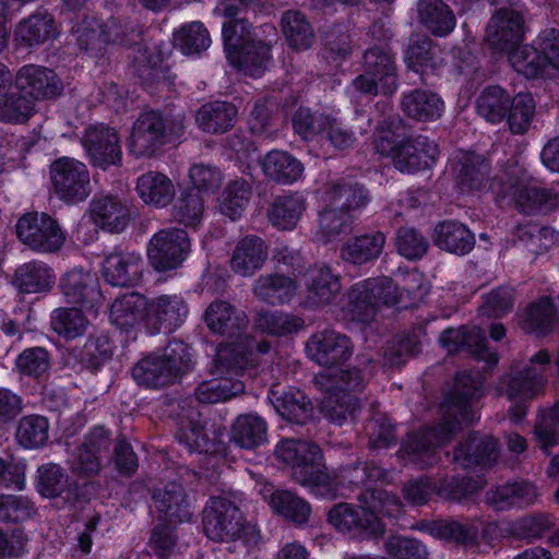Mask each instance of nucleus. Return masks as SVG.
I'll use <instances>...</instances> for the list:
<instances>
[{"instance_id": "obj_1", "label": "nucleus", "mask_w": 559, "mask_h": 559, "mask_svg": "<svg viewBox=\"0 0 559 559\" xmlns=\"http://www.w3.org/2000/svg\"><path fill=\"white\" fill-rule=\"evenodd\" d=\"M361 506L340 502L328 512V522L341 533L370 539L382 537L385 526L377 513L394 518L402 512L400 498L382 488L361 491L358 497Z\"/></svg>"}, {"instance_id": "obj_2", "label": "nucleus", "mask_w": 559, "mask_h": 559, "mask_svg": "<svg viewBox=\"0 0 559 559\" xmlns=\"http://www.w3.org/2000/svg\"><path fill=\"white\" fill-rule=\"evenodd\" d=\"M275 457L289 466L290 478L316 496L335 497V479L326 466L319 444L304 439H283L274 450Z\"/></svg>"}, {"instance_id": "obj_3", "label": "nucleus", "mask_w": 559, "mask_h": 559, "mask_svg": "<svg viewBox=\"0 0 559 559\" xmlns=\"http://www.w3.org/2000/svg\"><path fill=\"white\" fill-rule=\"evenodd\" d=\"M374 146L377 153L390 157L402 174L431 169L440 154L438 144L427 135H406L400 128L382 129Z\"/></svg>"}, {"instance_id": "obj_4", "label": "nucleus", "mask_w": 559, "mask_h": 559, "mask_svg": "<svg viewBox=\"0 0 559 559\" xmlns=\"http://www.w3.org/2000/svg\"><path fill=\"white\" fill-rule=\"evenodd\" d=\"M393 280L390 277H370L355 283L346 293L342 306L344 318L361 324H369L381 306L394 307L400 302Z\"/></svg>"}, {"instance_id": "obj_5", "label": "nucleus", "mask_w": 559, "mask_h": 559, "mask_svg": "<svg viewBox=\"0 0 559 559\" xmlns=\"http://www.w3.org/2000/svg\"><path fill=\"white\" fill-rule=\"evenodd\" d=\"M182 133L181 122L168 120L157 109L143 110L133 122L128 150L136 157H153L166 144L178 140Z\"/></svg>"}, {"instance_id": "obj_6", "label": "nucleus", "mask_w": 559, "mask_h": 559, "mask_svg": "<svg viewBox=\"0 0 559 559\" xmlns=\"http://www.w3.org/2000/svg\"><path fill=\"white\" fill-rule=\"evenodd\" d=\"M203 530L216 542L242 539L257 543L259 534L254 526L246 523L239 508L225 497H212L203 511Z\"/></svg>"}, {"instance_id": "obj_7", "label": "nucleus", "mask_w": 559, "mask_h": 559, "mask_svg": "<svg viewBox=\"0 0 559 559\" xmlns=\"http://www.w3.org/2000/svg\"><path fill=\"white\" fill-rule=\"evenodd\" d=\"M193 365L188 352H153L134 365L132 377L141 386L159 390L178 382Z\"/></svg>"}, {"instance_id": "obj_8", "label": "nucleus", "mask_w": 559, "mask_h": 559, "mask_svg": "<svg viewBox=\"0 0 559 559\" xmlns=\"http://www.w3.org/2000/svg\"><path fill=\"white\" fill-rule=\"evenodd\" d=\"M511 66L526 79L543 78L548 68L559 70V29L542 31L533 44L511 55Z\"/></svg>"}, {"instance_id": "obj_9", "label": "nucleus", "mask_w": 559, "mask_h": 559, "mask_svg": "<svg viewBox=\"0 0 559 559\" xmlns=\"http://www.w3.org/2000/svg\"><path fill=\"white\" fill-rule=\"evenodd\" d=\"M49 178L52 194L64 204H79L91 193L87 166L74 157L53 159L49 166Z\"/></svg>"}, {"instance_id": "obj_10", "label": "nucleus", "mask_w": 559, "mask_h": 559, "mask_svg": "<svg viewBox=\"0 0 559 559\" xmlns=\"http://www.w3.org/2000/svg\"><path fill=\"white\" fill-rule=\"evenodd\" d=\"M204 322L211 332L226 336L227 338H236L246 342L239 344L235 342L221 343L215 349H272L266 342L255 344L254 348L248 344L246 330L248 328V318L245 312L238 311L233 305L225 300H215L209 305L204 312Z\"/></svg>"}, {"instance_id": "obj_11", "label": "nucleus", "mask_w": 559, "mask_h": 559, "mask_svg": "<svg viewBox=\"0 0 559 559\" xmlns=\"http://www.w3.org/2000/svg\"><path fill=\"white\" fill-rule=\"evenodd\" d=\"M17 239L36 252L58 251L66 236L58 221L46 212L29 211L19 217L15 224Z\"/></svg>"}, {"instance_id": "obj_12", "label": "nucleus", "mask_w": 559, "mask_h": 559, "mask_svg": "<svg viewBox=\"0 0 559 559\" xmlns=\"http://www.w3.org/2000/svg\"><path fill=\"white\" fill-rule=\"evenodd\" d=\"M460 430L457 420L442 418V423L408 433L402 442L400 453L403 457L421 467L430 466L436 461V449L448 442Z\"/></svg>"}, {"instance_id": "obj_13", "label": "nucleus", "mask_w": 559, "mask_h": 559, "mask_svg": "<svg viewBox=\"0 0 559 559\" xmlns=\"http://www.w3.org/2000/svg\"><path fill=\"white\" fill-rule=\"evenodd\" d=\"M190 250L191 241L185 229H160L150 239L147 258L155 271L167 272L181 266Z\"/></svg>"}, {"instance_id": "obj_14", "label": "nucleus", "mask_w": 559, "mask_h": 559, "mask_svg": "<svg viewBox=\"0 0 559 559\" xmlns=\"http://www.w3.org/2000/svg\"><path fill=\"white\" fill-rule=\"evenodd\" d=\"M76 34L78 46L91 58H102L107 51V46L127 45L124 31L115 19L104 22L96 16L85 15L73 27Z\"/></svg>"}, {"instance_id": "obj_15", "label": "nucleus", "mask_w": 559, "mask_h": 559, "mask_svg": "<svg viewBox=\"0 0 559 559\" xmlns=\"http://www.w3.org/2000/svg\"><path fill=\"white\" fill-rule=\"evenodd\" d=\"M483 377L479 372L463 371L456 374L452 390L441 404L443 419L457 420L462 424L473 423L475 412L472 402L483 396Z\"/></svg>"}, {"instance_id": "obj_16", "label": "nucleus", "mask_w": 559, "mask_h": 559, "mask_svg": "<svg viewBox=\"0 0 559 559\" xmlns=\"http://www.w3.org/2000/svg\"><path fill=\"white\" fill-rule=\"evenodd\" d=\"M550 360L547 352H537L531 358V365L521 370H512L500 379V394L521 402L531 401L542 394L546 383L543 367L549 365Z\"/></svg>"}, {"instance_id": "obj_17", "label": "nucleus", "mask_w": 559, "mask_h": 559, "mask_svg": "<svg viewBox=\"0 0 559 559\" xmlns=\"http://www.w3.org/2000/svg\"><path fill=\"white\" fill-rule=\"evenodd\" d=\"M59 35L55 16L44 8L21 20L13 31L15 52L28 55Z\"/></svg>"}, {"instance_id": "obj_18", "label": "nucleus", "mask_w": 559, "mask_h": 559, "mask_svg": "<svg viewBox=\"0 0 559 559\" xmlns=\"http://www.w3.org/2000/svg\"><path fill=\"white\" fill-rule=\"evenodd\" d=\"M82 145L92 166L107 170L111 166L121 165L122 150L115 128L105 124L90 126L84 131Z\"/></svg>"}, {"instance_id": "obj_19", "label": "nucleus", "mask_w": 559, "mask_h": 559, "mask_svg": "<svg viewBox=\"0 0 559 559\" xmlns=\"http://www.w3.org/2000/svg\"><path fill=\"white\" fill-rule=\"evenodd\" d=\"M60 290L68 304L97 314L104 296L98 278L83 269H73L63 274L59 283Z\"/></svg>"}, {"instance_id": "obj_20", "label": "nucleus", "mask_w": 559, "mask_h": 559, "mask_svg": "<svg viewBox=\"0 0 559 559\" xmlns=\"http://www.w3.org/2000/svg\"><path fill=\"white\" fill-rule=\"evenodd\" d=\"M14 84L16 90L26 93L35 104L56 99L64 90L62 80L53 69L33 63L17 70Z\"/></svg>"}, {"instance_id": "obj_21", "label": "nucleus", "mask_w": 559, "mask_h": 559, "mask_svg": "<svg viewBox=\"0 0 559 559\" xmlns=\"http://www.w3.org/2000/svg\"><path fill=\"white\" fill-rule=\"evenodd\" d=\"M488 36L495 49L507 53L511 63V55L524 45V17L511 9H499L490 19Z\"/></svg>"}, {"instance_id": "obj_22", "label": "nucleus", "mask_w": 559, "mask_h": 559, "mask_svg": "<svg viewBox=\"0 0 559 559\" xmlns=\"http://www.w3.org/2000/svg\"><path fill=\"white\" fill-rule=\"evenodd\" d=\"M301 282L306 288V301L312 308L331 304L342 288L341 275L324 263L309 266L302 274Z\"/></svg>"}, {"instance_id": "obj_23", "label": "nucleus", "mask_w": 559, "mask_h": 559, "mask_svg": "<svg viewBox=\"0 0 559 559\" xmlns=\"http://www.w3.org/2000/svg\"><path fill=\"white\" fill-rule=\"evenodd\" d=\"M490 173V159L476 152H464L452 163L454 181L463 193L484 191Z\"/></svg>"}, {"instance_id": "obj_24", "label": "nucleus", "mask_w": 559, "mask_h": 559, "mask_svg": "<svg viewBox=\"0 0 559 559\" xmlns=\"http://www.w3.org/2000/svg\"><path fill=\"white\" fill-rule=\"evenodd\" d=\"M142 264L140 253L115 250L105 257L102 272L105 281L111 286L133 287L142 278Z\"/></svg>"}, {"instance_id": "obj_25", "label": "nucleus", "mask_w": 559, "mask_h": 559, "mask_svg": "<svg viewBox=\"0 0 559 559\" xmlns=\"http://www.w3.org/2000/svg\"><path fill=\"white\" fill-rule=\"evenodd\" d=\"M90 213L95 226L111 234L123 231L130 222V209L118 195H95Z\"/></svg>"}, {"instance_id": "obj_26", "label": "nucleus", "mask_w": 559, "mask_h": 559, "mask_svg": "<svg viewBox=\"0 0 559 559\" xmlns=\"http://www.w3.org/2000/svg\"><path fill=\"white\" fill-rule=\"evenodd\" d=\"M189 314L185 299L177 295H162L151 301L148 322L153 334H169L180 328Z\"/></svg>"}, {"instance_id": "obj_27", "label": "nucleus", "mask_w": 559, "mask_h": 559, "mask_svg": "<svg viewBox=\"0 0 559 559\" xmlns=\"http://www.w3.org/2000/svg\"><path fill=\"white\" fill-rule=\"evenodd\" d=\"M559 323V309L549 296L530 302L524 309L521 329L525 334L547 337L556 332Z\"/></svg>"}, {"instance_id": "obj_28", "label": "nucleus", "mask_w": 559, "mask_h": 559, "mask_svg": "<svg viewBox=\"0 0 559 559\" xmlns=\"http://www.w3.org/2000/svg\"><path fill=\"white\" fill-rule=\"evenodd\" d=\"M498 457V442L490 436L469 433L453 451L452 461L463 468L490 466Z\"/></svg>"}, {"instance_id": "obj_29", "label": "nucleus", "mask_w": 559, "mask_h": 559, "mask_svg": "<svg viewBox=\"0 0 559 559\" xmlns=\"http://www.w3.org/2000/svg\"><path fill=\"white\" fill-rule=\"evenodd\" d=\"M436 247L455 255H466L475 247V235L469 227L455 219L437 223L432 231Z\"/></svg>"}, {"instance_id": "obj_30", "label": "nucleus", "mask_w": 559, "mask_h": 559, "mask_svg": "<svg viewBox=\"0 0 559 559\" xmlns=\"http://www.w3.org/2000/svg\"><path fill=\"white\" fill-rule=\"evenodd\" d=\"M151 301L142 294L132 292L115 299L110 306V321L121 331L129 332L138 323L148 321Z\"/></svg>"}, {"instance_id": "obj_31", "label": "nucleus", "mask_w": 559, "mask_h": 559, "mask_svg": "<svg viewBox=\"0 0 559 559\" xmlns=\"http://www.w3.org/2000/svg\"><path fill=\"white\" fill-rule=\"evenodd\" d=\"M364 70L368 71L382 83V94L392 95L399 87L397 69L394 55L389 47L373 45L362 56Z\"/></svg>"}, {"instance_id": "obj_32", "label": "nucleus", "mask_w": 559, "mask_h": 559, "mask_svg": "<svg viewBox=\"0 0 559 559\" xmlns=\"http://www.w3.org/2000/svg\"><path fill=\"white\" fill-rule=\"evenodd\" d=\"M238 108L227 100H211L202 104L195 114L200 130L209 134H223L233 129Z\"/></svg>"}, {"instance_id": "obj_33", "label": "nucleus", "mask_w": 559, "mask_h": 559, "mask_svg": "<svg viewBox=\"0 0 559 559\" xmlns=\"http://www.w3.org/2000/svg\"><path fill=\"white\" fill-rule=\"evenodd\" d=\"M314 386L325 394H354L365 388V379L356 367L340 366L334 371H321L313 378Z\"/></svg>"}, {"instance_id": "obj_34", "label": "nucleus", "mask_w": 559, "mask_h": 559, "mask_svg": "<svg viewBox=\"0 0 559 559\" xmlns=\"http://www.w3.org/2000/svg\"><path fill=\"white\" fill-rule=\"evenodd\" d=\"M329 200L356 218L371 202L369 189L353 178H341L328 191Z\"/></svg>"}, {"instance_id": "obj_35", "label": "nucleus", "mask_w": 559, "mask_h": 559, "mask_svg": "<svg viewBox=\"0 0 559 559\" xmlns=\"http://www.w3.org/2000/svg\"><path fill=\"white\" fill-rule=\"evenodd\" d=\"M78 486L72 489L67 471L58 464L47 463L37 469V490L49 499L62 497L67 502L75 503Z\"/></svg>"}, {"instance_id": "obj_36", "label": "nucleus", "mask_w": 559, "mask_h": 559, "mask_svg": "<svg viewBox=\"0 0 559 559\" xmlns=\"http://www.w3.org/2000/svg\"><path fill=\"white\" fill-rule=\"evenodd\" d=\"M401 106L405 116L423 122L439 119L444 110V102L439 94L421 88L404 93Z\"/></svg>"}, {"instance_id": "obj_37", "label": "nucleus", "mask_w": 559, "mask_h": 559, "mask_svg": "<svg viewBox=\"0 0 559 559\" xmlns=\"http://www.w3.org/2000/svg\"><path fill=\"white\" fill-rule=\"evenodd\" d=\"M266 258L265 241L257 235H247L236 245L230 265L236 273L249 276L263 266Z\"/></svg>"}, {"instance_id": "obj_38", "label": "nucleus", "mask_w": 559, "mask_h": 559, "mask_svg": "<svg viewBox=\"0 0 559 559\" xmlns=\"http://www.w3.org/2000/svg\"><path fill=\"white\" fill-rule=\"evenodd\" d=\"M235 56L237 58L227 59L228 63L238 71L257 78L263 74L272 59V46L265 40L252 36L237 49Z\"/></svg>"}, {"instance_id": "obj_39", "label": "nucleus", "mask_w": 559, "mask_h": 559, "mask_svg": "<svg viewBox=\"0 0 559 559\" xmlns=\"http://www.w3.org/2000/svg\"><path fill=\"white\" fill-rule=\"evenodd\" d=\"M418 17L423 27L435 37H447L456 26L452 9L442 0H420Z\"/></svg>"}, {"instance_id": "obj_40", "label": "nucleus", "mask_w": 559, "mask_h": 559, "mask_svg": "<svg viewBox=\"0 0 559 559\" xmlns=\"http://www.w3.org/2000/svg\"><path fill=\"white\" fill-rule=\"evenodd\" d=\"M264 176L280 185H292L304 174V164L282 150L267 152L261 160Z\"/></svg>"}, {"instance_id": "obj_41", "label": "nucleus", "mask_w": 559, "mask_h": 559, "mask_svg": "<svg viewBox=\"0 0 559 559\" xmlns=\"http://www.w3.org/2000/svg\"><path fill=\"white\" fill-rule=\"evenodd\" d=\"M55 280V272L47 263L33 260L16 269L13 284L22 294H43L52 288Z\"/></svg>"}, {"instance_id": "obj_42", "label": "nucleus", "mask_w": 559, "mask_h": 559, "mask_svg": "<svg viewBox=\"0 0 559 559\" xmlns=\"http://www.w3.org/2000/svg\"><path fill=\"white\" fill-rule=\"evenodd\" d=\"M134 73L144 85L152 86L167 79L169 68L163 50L157 46H141L132 60Z\"/></svg>"}, {"instance_id": "obj_43", "label": "nucleus", "mask_w": 559, "mask_h": 559, "mask_svg": "<svg viewBox=\"0 0 559 559\" xmlns=\"http://www.w3.org/2000/svg\"><path fill=\"white\" fill-rule=\"evenodd\" d=\"M152 499L155 507L170 522H185L190 520L191 512L187 502L183 486L177 481H168L163 488L153 491Z\"/></svg>"}, {"instance_id": "obj_44", "label": "nucleus", "mask_w": 559, "mask_h": 559, "mask_svg": "<svg viewBox=\"0 0 559 559\" xmlns=\"http://www.w3.org/2000/svg\"><path fill=\"white\" fill-rule=\"evenodd\" d=\"M306 205L307 201L299 192L277 195L267 209V218L277 229L293 230L306 211Z\"/></svg>"}, {"instance_id": "obj_45", "label": "nucleus", "mask_w": 559, "mask_h": 559, "mask_svg": "<svg viewBox=\"0 0 559 559\" xmlns=\"http://www.w3.org/2000/svg\"><path fill=\"white\" fill-rule=\"evenodd\" d=\"M514 203L519 212L526 215L549 214L559 207V193L550 188L522 182Z\"/></svg>"}, {"instance_id": "obj_46", "label": "nucleus", "mask_w": 559, "mask_h": 559, "mask_svg": "<svg viewBox=\"0 0 559 559\" xmlns=\"http://www.w3.org/2000/svg\"><path fill=\"white\" fill-rule=\"evenodd\" d=\"M296 290V281L278 273L261 275L253 287L255 297L272 306L289 304L295 297Z\"/></svg>"}, {"instance_id": "obj_47", "label": "nucleus", "mask_w": 559, "mask_h": 559, "mask_svg": "<svg viewBox=\"0 0 559 559\" xmlns=\"http://www.w3.org/2000/svg\"><path fill=\"white\" fill-rule=\"evenodd\" d=\"M259 364L254 352H215L209 365L212 376L239 380Z\"/></svg>"}, {"instance_id": "obj_48", "label": "nucleus", "mask_w": 559, "mask_h": 559, "mask_svg": "<svg viewBox=\"0 0 559 559\" xmlns=\"http://www.w3.org/2000/svg\"><path fill=\"white\" fill-rule=\"evenodd\" d=\"M212 44L211 35L201 21L181 24L173 33V45L186 57H200Z\"/></svg>"}, {"instance_id": "obj_49", "label": "nucleus", "mask_w": 559, "mask_h": 559, "mask_svg": "<svg viewBox=\"0 0 559 559\" xmlns=\"http://www.w3.org/2000/svg\"><path fill=\"white\" fill-rule=\"evenodd\" d=\"M136 192L141 200L155 207H165L175 198V186L164 174L147 171L136 180Z\"/></svg>"}, {"instance_id": "obj_50", "label": "nucleus", "mask_w": 559, "mask_h": 559, "mask_svg": "<svg viewBox=\"0 0 559 559\" xmlns=\"http://www.w3.org/2000/svg\"><path fill=\"white\" fill-rule=\"evenodd\" d=\"M385 243L382 231H373L348 239L341 248V257L344 261L355 265H361L377 259Z\"/></svg>"}, {"instance_id": "obj_51", "label": "nucleus", "mask_w": 559, "mask_h": 559, "mask_svg": "<svg viewBox=\"0 0 559 559\" xmlns=\"http://www.w3.org/2000/svg\"><path fill=\"white\" fill-rule=\"evenodd\" d=\"M512 99L510 93L500 85H488L478 95L475 108L486 121L497 124L504 121Z\"/></svg>"}, {"instance_id": "obj_52", "label": "nucleus", "mask_w": 559, "mask_h": 559, "mask_svg": "<svg viewBox=\"0 0 559 559\" xmlns=\"http://www.w3.org/2000/svg\"><path fill=\"white\" fill-rule=\"evenodd\" d=\"M438 343L442 349H489L487 335L477 325L448 326L440 332Z\"/></svg>"}, {"instance_id": "obj_53", "label": "nucleus", "mask_w": 559, "mask_h": 559, "mask_svg": "<svg viewBox=\"0 0 559 559\" xmlns=\"http://www.w3.org/2000/svg\"><path fill=\"white\" fill-rule=\"evenodd\" d=\"M536 498L535 486L525 481L506 484L487 492L488 502L500 511L511 507L524 508L531 506Z\"/></svg>"}, {"instance_id": "obj_54", "label": "nucleus", "mask_w": 559, "mask_h": 559, "mask_svg": "<svg viewBox=\"0 0 559 559\" xmlns=\"http://www.w3.org/2000/svg\"><path fill=\"white\" fill-rule=\"evenodd\" d=\"M479 524L477 519H442L433 522L431 531L439 538L472 547L478 542Z\"/></svg>"}, {"instance_id": "obj_55", "label": "nucleus", "mask_w": 559, "mask_h": 559, "mask_svg": "<svg viewBox=\"0 0 559 559\" xmlns=\"http://www.w3.org/2000/svg\"><path fill=\"white\" fill-rule=\"evenodd\" d=\"M266 439V421L257 414L239 415L231 426V441L242 449L253 450Z\"/></svg>"}, {"instance_id": "obj_56", "label": "nucleus", "mask_w": 559, "mask_h": 559, "mask_svg": "<svg viewBox=\"0 0 559 559\" xmlns=\"http://www.w3.org/2000/svg\"><path fill=\"white\" fill-rule=\"evenodd\" d=\"M270 401L276 412L289 423L306 425L312 417V403L299 391L280 395L276 391H271Z\"/></svg>"}, {"instance_id": "obj_57", "label": "nucleus", "mask_w": 559, "mask_h": 559, "mask_svg": "<svg viewBox=\"0 0 559 559\" xmlns=\"http://www.w3.org/2000/svg\"><path fill=\"white\" fill-rule=\"evenodd\" d=\"M281 24L289 48L296 51H304L312 46L314 31L302 12L297 10L284 12Z\"/></svg>"}, {"instance_id": "obj_58", "label": "nucleus", "mask_w": 559, "mask_h": 559, "mask_svg": "<svg viewBox=\"0 0 559 559\" xmlns=\"http://www.w3.org/2000/svg\"><path fill=\"white\" fill-rule=\"evenodd\" d=\"M404 61L409 71L420 76L433 73L437 66V50L432 39L427 36L412 38L404 51Z\"/></svg>"}, {"instance_id": "obj_59", "label": "nucleus", "mask_w": 559, "mask_h": 559, "mask_svg": "<svg viewBox=\"0 0 559 559\" xmlns=\"http://www.w3.org/2000/svg\"><path fill=\"white\" fill-rule=\"evenodd\" d=\"M84 311L85 309L79 307H60L52 310L50 314L52 331L67 342L83 336L90 323Z\"/></svg>"}, {"instance_id": "obj_60", "label": "nucleus", "mask_w": 559, "mask_h": 559, "mask_svg": "<svg viewBox=\"0 0 559 559\" xmlns=\"http://www.w3.org/2000/svg\"><path fill=\"white\" fill-rule=\"evenodd\" d=\"M360 411V399L354 394H326L321 404L323 416L336 426L354 421Z\"/></svg>"}, {"instance_id": "obj_61", "label": "nucleus", "mask_w": 559, "mask_h": 559, "mask_svg": "<svg viewBox=\"0 0 559 559\" xmlns=\"http://www.w3.org/2000/svg\"><path fill=\"white\" fill-rule=\"evenodd\" d=\"M269 503L277 514L298 525L306 523L311 513L310 504L290 490L272 491Z\"/></svg>"}, {"instance_id": "obj_62", "label": "nucleus", "mask_w": 559, "mask_h": 559, "mask_svg": "<svg viewBox=\"0 0 559 559\" xmlns=\"http://www.w3.org/2000/svg\"><path fill=\"white\" fill-rule=\"evenodd\" d=\"M243 391L245 384L242 381L217 377L201 382L197 386L194 395L200 403L215 404L230 400Z\"/></svg>"}, {"instance_id": "obj_63", "label": "nucleus", "mask_w": 559, "mask_h": 559, "mask_svg": "<svg viewBox=\"0 0 559 559\" xmlns=\"http://www.w3.org/2000/svg\"><path fill=\"white\" fill-rule=\"evenodd\" d=\"M35 112V103L19 90L5 92L0 96V121L5 123H25Z\"/></svg>"}, {"instance_id": "obj_64", "label": "nucleus", "mask_w": 559, "mask_h": 559, "mask_svg": "<svg viewBox=\"0 0 559 559\" xmlns=\"http://www.w3.org/2000/svg\"><path fill=\"white\" fill-rule=\"evenodd\" d=\"M396 296L400 300L395 306L407 308L414 306L417 301H421L429 292V286L425 274L418 269L413 267L403 273L395 284Z\"/></svg>"}]
</instances>
